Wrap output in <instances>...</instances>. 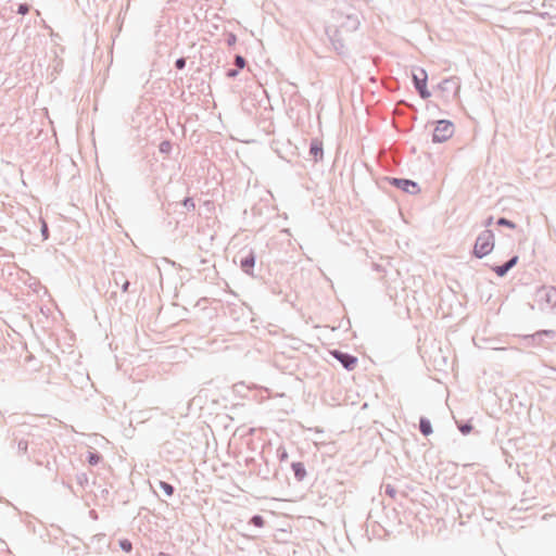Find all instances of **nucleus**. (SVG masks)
Here are the masks:
<instances>
[{"instance_id": "f257e3e1", "label": "nucleus", "mask_w": 556, "mask_h": 556, "mask_svg": "<svg viewBox=\"0 0 556 556\" xmlns=\"http://www.w3.org/2000/svg\"><path fill=\"white\" fill-rule=\"evenodd\" d=\"M495 245L494 233L490 229L481 231L475 242L472 255L477 258H483L489 255Z\"/></svg>"}, {"instance_id": "f03ea898", "label": "nucleus", "mask_w": 556, "mask_h": 556, "mask_svg": "<svg viewBox=\"0 0 556 556\" xmlns=\"http://www.w3.org/2000/svg\"><path fill=\"white\" fill-rule=\"evenodd\" d=\"M412 80L415 90L417 91L421 99L425 100L431 97V92L427 87L428 74L424 68L414 67L412 71Z\"/></svg>"}, {"instance_id": "7ed1b4c3", "label": "nucleus", "mask_w": 556, "mask_h": 556, "mask_svg": "<svg viewBox=\"0 0 556 556\" xmlns=\"http://www.w3.org/2000/svg\"><path fill=\"white\" fill-rule=\"evenodd\" d=\"M536 301L542 311H556V288L543 286L536 291Z\"/></svg>"}, {"instance_id": "20e7f679", "label": "nucleus", "mask_w": 556, "mask_h": 556, "mask_svg": "<svg viewBox=\"0 0 556 556\" xmlns=\"http://www.w3.org/2000/svg\"><path fill=\"white\" fill-rule=\"evenodd\" d=\"M325 33L333 48V50L339 55H345L348 53V49L345 46V41L342 37V30L337 26H326Z\"/></svg>"}, {"instance_id": "39448f33", "label": "nucleus", "mask_w": 556, "mask_h": 556, "mask_svg": "<svg viewBox=\"0 0 556 556\" xmlns=\"http://www.w3.org/2000/svg\"><path fill=\"white\" fill-rule=\"evenodd\" d=\"M454 134V124L447 119H440L432 132V141L434 143H442L450 139Z\"/></svg>"}, {"instance_id": "423d86ee", "label": "nucleus", "mask_w": 556, "mask_h": 556, "mask_svg": "<svg viewBox=\"0 0 556 556\" xmlns=\"http://www.w3.org/2000/svg\"><path fill=\"white\" fill-rule=\"evenodd\" d=\"M24 435L27 439L28 445L30 446L33 452H36L37 450H40L42 445V435H41V429L37 426H30L23 424L20 426Z\"/></svg>"}, {"instance_id": "0eeeda50", "label": "nucleus", "mask_w": 556, "mask_h": 556, "mask_svg": "<svg viewBox=\"0 0 556 556\" xmlns=\"http://www.w3.org/2000/svg\"><path fill=\"white\" fill-rule=\"evenodd\" d=\"M110 547V541L106 535L103 533L96 534L91 538L90 543L84 545V554H89L94 552L97 554H102Z\"/></svg>"}, {"instance_id": "6e6552de", "label": "nucleus", "mask_w": 556, "mask_h": 556, "mask_svg": "<svg viewBox=\"0 0 556 556\" xmlns=\"http://www.w3.org/2000/svg\"><path fill=\"white\" fill-rule=\"evenodd\" d=\"M387 180L392 187L400 189L408 194H417L420 192L419 185L412 179L387 177Z\"/></svg>"}, {"instance_id": "1a4fd4ad", "label": "nucleus", "mask_w": 556, "mask_h": 556, "mask_svg": "<svg viewBox=\"0 0 556 556\" xmlns=\"http://www.w3.org/2000/svg\"><path fill=\"white\" fill-rule=\"evenodd\" d=\"M333 17L337 20L342 18L340 24L337 26L342 31L353 33L358 29L361 24L358 16L355 14L343 15L341 12H336Z\"/></svg>"}, {"instance_id": "9d476101", "label": "nucleus", "mask_w": 556, "mask_h": 556, "mask_svg": "<svg viewBox=\"0 0 556 556\" xmlns=\"http://www.w3.org/2000/svg\"><path fill=\"white\" fill-rule=\"evenodd\" d=\"M330 354L346 370H353L357 365L358 358L350 353L340 350H332Z\"/></svg>"}, {"instance_id": "9b49d317", "label": "nucleus", "mask_w": 556, "mask_h": 556, "mask_svg": "<svg viewBox=\"0 0 556 556\" xmlns=\"http://www.w3.org/2000/svg\"><path fill=\"white\" fill-rule=\"evenodd\" d=\"M255 264H256V254L252 249L249 250L244 254L241 252L240 268L244 274H247L251 277H255V275H254Z\"/></svg>"}, {"instance_id": "f8f14e48", "label": "nucleus", "mask_w": 556, "mask_h": 556, "mask_svg": "<svg viewBox=\"0 0 556 556\" xmlns=\"http://www.w3.org/2000/svg\"><path fill=\"white\" fill-rule=\"evenodd\" d=\"M523 338L527 341L528 345L539 346L542 344L544 338H547L551 340L555 339L556 331L552 330V329H544V330H539L532 334H527Z\"/></svg>"}, {"instance_id": "ddd939ff", "label": "nucleus", "mask_w": 556, "mask_h": 556, "mask_svg": "<svg viewBox=\"0 0 556 556\" xmlns=\"http://www.w3.org/2000/svg\"><path fill=\"white\" fill-rule=\"evenodd\" d=\"M12 438L17 443V453L20 455H27L28 448L30 446L28 445L27 439L24 435L21 427H18L15 431H13Z\"/></svg>"}, {"instance_id": "4468645a", "label": "nucleus", "mask_w": 556, "mask_h": 556, "mask_svg": "<svg viewBox=\"0 0 556 556\" xmlns=\"http://www.w3.org/2000/svg\"><path fill=\"white\" fill-rule=\"evenodd\" d=\"M278 473L277 468H271L269 463L264 459V463L261 464L256 470L257 477H260L262 480L269 481L274 478H276Z\"/></svg>"}, {"instance_id": "2eb2a0df", "label": "nucleus", "mask_w": 556, "mask_h": 556, "mask_svg": "<svg viewBox=\"0 0 556 556\" xmlns=\"http://www.w3.org/2000/svg\"><path fill=\"white\" fill-rule=\"evenodd\" d=\"M309 155L315 162H319L324 157L323 141L318 138L311 139L309 142Z\"/></svg>"}, {"instance_id": "dca6fc26", "label": "nucleus", "mask_w": 556, "mask_h": 556, "mask_svg": "<svg viewBox=\"0 0 556 556\" xmlns=\"http://www.w3.org/2000/svg\"><path fill=\"white\" fill-rule=\"evenodd\" d=\"M291 469L298 482H302L307 476L305 465L302 462H292Z\"/></svg>"}, {"instance_id": "f3484780", "label": "nucleus", "mask_w": 556, "mask_h": 556, "mask_svg": "<svg viewBox=\"0 0 556 556\" xmlns=\"http://www.w3.org/2000/svg\"><path fill=\"white\" fill-rule=\"evenodd\" d=\"M113 281L124 293L129 292L130 281L124 277L123 273H113Z\"/></svg>"}, {"instance_id": "a211bd4d", "label": "nucleus", "mask_w": 556, "mask_h": 556, "mask_svg": "<svg viewBox=\"0 0 556 556\" xmlns=\"http://www.w3.org/2000/svg\"><path fill=\"white\" fill-rule=\"evenodd\" d=\"M438 88L442 91L446 92H456L458 89V85L454 78H446L443 79L439 85Z\"/></svg>"}, {"instance_id": "6ab92c4d", "label": "nucleus", "mask_w": 556, "mask_h": 556, "mask_svg": "<svg viewBox=\"0 0 556 556\" xmlns=\"http://www.w3.org/2000/svg\"><path fill=\"white\" fill-rule=\"evenodd\" d=\"M419 431L422 435L428 437L433 432L431 421L427 417L419 418Z\"/></svg>"}, {"instance_id": "aec40b11", "label": "nucleus", "mask_w": 556, "mask_h": 556, "mask_svg": "<svg viewBox=\"0 0 556 556\" xmlns=\"http://www.w3.org/2000/svg\"><path fill=\"white\" fill-rule=\"evenodd\" d=\"M103 459L102 455L97 451H88L86 460L91 466H97Z\"/></svg>"}, {"instance_id": "412c9836", "label": "nucleus", "mask_w": 556, "mask_h": 556, "mask_svg": "<svg viewBox=\"0 0 556 556\" xmlns=\"http://www.w3.org/2000/svg\"><path fill=\"white\" fill-rule=\"evenodd\" d=\"M159 488L165 493L166 496L170 497L174 495L175 486L166 481H159Z\"/></svg>"}, {"instance_id": "4be33fe9", "label": "nucleus", "mask_w": 556, "mask_h": 556, "mask_svg": "<svg viewBox=\"0 0 556 556\" xmlns=\"http://www.w3.org/2000/svg\"><path fill=\"white\" fill-rule=\"evenodd\" d=\"M184 208H185V212L184 213H187V212H193L195 210V203H194V200L193 198L191 197H186L181 203H180Z\"/></svg>"}, {"instance_id": "5701e85b", "label": "nucleus", "mask_w": 556, "mask_h": 556, "mask_svg": "<svg viewBox=\"0 0 556 556\" xmlns=\"http://www.w3.org/2000/svg\"><path fill=\"white\" fill-rule=\"evenodd\" d=\"M249 525L254 526L256 528H263L265 525V520L263 516L256 514L250 518Z\"/></svg>"}, {"instance_id": "b1692460", "label": "nucleus", "mask_w": 556, "mask_h": 556, "mask_svg": "<svg viewBox=\"0 0 556 556\" xmlns=\"http://www.w3.org/2000/svg\"><path fill=\"white\" fill-rule=\"evenodd\" d=\"M496 225L502 226V227H507L509 229H515L517 227V225L513 220H510L506 217H500L496 220Z\"/></svg>"}, {"instance_id": "393cba45", "label": "nucleus", "mask_w": 556, "mask_h": 556, "mask_svg": "<svg viewBox=\"0 0 556 556\" xmlns=\"http://www.w3.org/2000/svg\"><path fill=\"white\" fill-rule=\"evenodd\" d=\"M491 269L498 276V277H504L508 274V268L505 266V264L503 263L502 265H495V266H492Z\"/></svg>"}, {"instance_id": "a878e982", "label": "nucleus", "mask_w": 556, "mask_h": 556, "mask_svg": "<svg viewBox=\"0 0 556 556\" xmlns=\"http://www.w3.org/2000/svg\"><path fill=\"white\" fill-rule=\"evenodd\" d=\"M159 151L162 154H169L172 151V142L169 140H163L159 144Z\"/></svg>"}, {"instance_id": "bb28decb", "label": "nucleus", "mask_w": 556, "mask_h": 556, "mask_svg": "<svg viewBox=\"0 0 556 556\" xmlns=\"http://www.w3.org/2000/svg\"><path fill=\"white\" fill-rule=\"evenodd\" d=\"M473 429V426L470 424V421L458 424V430L464 434H469Z\"/></svg>"}, {"instance_id": "cd10ccee", "label": "nucleus", "mask_w": 556, "mask_h": 556, "mask_svg": "<svg viewBox=\"0 0 556 556\" xmlns=\"http://www.w3.org/2000/svg\"><path fill=\"white\" fill-rule=\"evenodd\" d=\"M118 545L125 553H130L132 551V543L128 539L119 540Z\"/></svg>"}, {"instance_id": "c85d7f7f", "label": "nucleus", "mask_w": 556, "mask_h": 556, "mask_svg": "<svg viewBox=\"0 0 556 556\" xmlns=\"http://www.w3.org/2000/svg\"><path fill=\"white\" fill-rule=\"evenodd\" d=\"M233 64L237 68L242 70L247 65V60L241 54H236Z\"/></svg>"}, {"instance_id": "c756f323", "label": "nucleus", "mask_w": 556, "mask_h": 556, "mask_svg": "<svg viewBox=\"0 0 556 556\" xmlns=\"http://www.w3.org/2000/svg\"><path fill=\"white\" fill-rule=\"evenodd\" d=\"M518 261H519V256L518 255H513L504 264L508 268V270H510L511 268H514L517 265Z\"/></svg>"}, {"instance_id": "7c9ffc66", "label": "nucleus", "mask_w": 556, "mask_h": 556, "mask_svg": "<svg viewBox=\"0 0 556 556\" xmlns=\"http://www.w3.org/2000/svg\"><path fill=\"white\" fill-rule=\"evenodd\" d=\"M518 261H519V256L518 255H513L504 264L508 268V270H510L511 268H514L517 265Z\"/></svg>"}, {"instance_id": "2f4dec72", "label": "nucleus", "mask_w": 556, "mask_h": 556, "mask_svg": "<svg viewBox=\"0 0 556 556\" xmlns=\"http://www.w3.org/2000/svg\"><path fill=\"white\" fill-rule=\"evenodd\" d=\"M40 231H41L42 239L47 240L49 238V227L45 220H41Z\"/></svg>"}, {"instance_id": "473e14b6", "label": "nucleus", "mask_w": 556, "mask_h": 556, "mask_svg": "<svg viewBox=\"0 0 556 556\" xmlns=\"http://www.w3.org/2000/svg\"><path fill=\"white\" fill-rule=\"evenodd\" d=\"M277 456L279 458L280 462H285L288 459V452L285 447H279L277 450Z\"/></svg>"}, {"instance_id": "72a5a7b5", "label": "nucleus", "mask_w": 556, "mask_h": 556, "mask_svg": "<svg viewBox=\"0 0 556 556\" xmlns=\"http://www.w3.org/2000/svg\"><path fill=\"white\" fill-rule=\"evenodd\" d=\"M384 492H386L387 495H389L392 498H394L395 495H396V489L393 485H391V484H387L386 485Z\"/></svg>"}, {"instance_id": "f704fd0d", "label": "nucleus", "mask_w": 556, "mask_h": 556, "mask_svg": "<svg viewBox=\"0 0 556 556\" xmlns=\"http://www.w3.org/2000/svg\"><path fill=\"white\" fill-rule=\"evenodd\" d=\"M186 63H187V60L186 58L181 56V58H178L176 61H175V67L177 70H184L185 66H186Z\"/></svg>"}, {"instance_id": "c9c22d12", "label": "nucleus", "mask_w": 556, "mask_h": 556, "mask_svg": "<svg viewBox=\"0 0 556 556\" xmlns=\"http://www.w3.org/2000/svg\"><path fill=\"white\" fill-rule=\"evenodd\" d=\"M29 12V5L27 3H21L17 8V13L25 15Z\"/></svg>"}, {"instance_id": "e433bc0d", "label": "nucleus", "mask_w": 556, "mask_h": 556, "mask_svg": "<svg viewBox=\"0 0 556 556\" xmlns=\"http://www.w3.org/2000/svg\"><path fill=\"white\" fill-rule=\"evenodd\" d=\"M239 71H240V70H239V68H237V67H236V68H229V70H227V72H226V76H227L228 78H236V77L239 75Z\"/></svg>"}, {"instance_id": "4c0bfd02", "label": "nucleus", "mask_w": 556, "mask_h": 556, "mask_svg": "<svg viewBox=\"0 0 556 556\" xmlns=\"http://www.w3.org/2000/svg\"><path fill=\"white\" fill-rule=\"evenodd\" d=\"M87 481H88V477H87V475H86V473H79V475H77V482H78L79 484H81V485H83V484H84L85 482H87Z\"/></svg>"}, {"instance_id": "58836bf2", "label": "nucleus", "mask_w": 556, "mask_h": 556, "mask_svg": "<svg viewBox=\"0 0 556 556\" xmlns=\"http://www.w3.org/2000/svg\"><path fill=\"white\" fill-rule=\"evenodd\" d=\"M236 41H237V37H236V35H233V34H229V36H228V38H227V43H228L229 46H231V45H235V43H236Z\"/></svg>"}, {"instance_id": "ea45409f", "label": "nucleus", "mask_w": 556, "mask_h": 556, "mask_svg": "<svg viewBox=\"0 0 556 556\" xmlns=\"http://www.w3.org/2000/svg\"><path fill=\"white\" fill-rule=\"evenodd\" d=\"M493 223V217L492 216H489L485 220H484V226L485 227H489L491 226Z\"/></svg>"}, {"instance_id": "a19ab883", "label": "nucleus", "mask_w": 556, "mask_h": 556, "mask_svg": "<svg viewBox=\"0 0 556 556\" xmlns=\"http://www.w3.org/2000/svg\"><path fill=\"white\" fill-rule=\"evenodd\" d=\"M160 556H167V555H166V554H164V553H161V554H160Z\"/></svg>"}]
</instances>
